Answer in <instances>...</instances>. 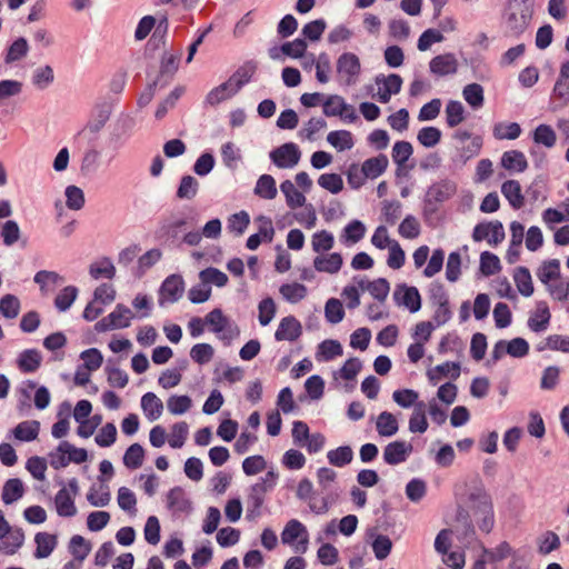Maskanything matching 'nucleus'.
<instances>
[{"instance_id": "1", "label": "nucleus", "mask_w": 569, "mask_h": 569, "mask_svg": "<svg viewBox=\"0 0 569 569\" xmlns=\"http://www.w3.org/2000/svg\"><path fill=\"white\" fill-rule=\"evenodd\" d=\"M466 503L482 532L489 533L495 527V510L491 495L482 482L470 488Z\"/></svg>"}, {"instance_id": "2", "label": "nucleus", "mask_w": 569, "mask_h": 569, "mask_svg": "<svg viewBox=\"0 0 569 569\" xmlns=\"http://www.w3.org/2000/svg\"><path fill=\"white\" fill-rule=\"evenodd\" d=\"M532 0H510L506 29L509 36H520L529 26L532 17Z\"/></svg>"}, {"instance_id": "3", "label": "nucleus", "mask_w": 569, "mask_h": 569, "mask_svg": "<svg viewBox=\"0 0 569 569\" xmlns=\"http://www.w3.org/2000/svg\"><path fill=\"white\" fill-rule=\"evenodd\" d=\"M338 80L345 86H352L358 81L361 72L360 59L352 52H343L336 62Z\"/></svg>"}, {"instance_id": "4", "label": "nucleus", "mask_w": 569, "mask_h": 569, "mask_svg": "<svg viewBox=\"0 0 569 569\" xmlns=\"http://www.w3.org/2000/svg\"><path fill=\"white\" fill-rule=\"evenodd\" d=\"M79 493L77 479H71L68 486L62 487L54 497L56 511L60 517L71 518L78 512L74 498Z\"/></svg>"}, {"instance_id": "5", "label": "nucleus", "mask_w": 569, "mask_h": 569, "mask_svg": "<svg viewBox=\"0 0 569 569\" xmlns=\"http://www.w3.org/2000/svg\"><path fill=\"white\" fill-rule=\"evenodd\" d=\"M281 541L283 545L295 546L296 552L305 553L309 543L306 526L297 519L289 520L281 532Z\"/></svg>"}, {"instance_id": "6", "label": "nucleus", "mask_w": 569, "mask_h": 569, "mask_svg": "<svg viewBox=\"0 0 569 569\" xmlns=\"http://www.w3.org/2000/svg\"><path fill=\"white\" fill-rule=\"evenodd\" d=\"M132 317L133 315L128 307L118 305L109 316L102 318L96 323V330L103 332L113 329L127 328L130 326Z\"/></svg>"}, {"instance_id": "7", "label": "nucleus", "mask_w": 569, "mask_h": 569, "mask_svg": "<svg viewBox=\"0 0 569 569\" xmlns=\"http://www.w3.org/2000/svg\"><path fill=\"white\" fill-rule=\"evenodd\" d=\"M300 157L301 152L293 142L284 143L270 152V158L278 168H292Z\"/></svg>"}, {"instance_id": "8", "label": "nucleus", "mask_w": 569, "mask_h": 569, "mask_svg": "<svg viewBox=\"0 0 569 569\" xmlns=\"http://www.w3.org/2000/svg\"><path fill=\"white\" fill-rule=\"evenodd\" d=\"M378 86L377 99L381 103H388L392 94H397L401 90L402 79L399 74L391 73L389 76L376 77Z\"/></svg>"}, {"instance_id": "9", "label": "nucleus", "mask_w": 569, "mask_h": 569, "mask_svg": "<svg viewBox=\"0 0 569 569\" xmlns=\"http://www.w3.org/2000/svg\"><path fill=\"white\" fill-rule=\"evenodd\" d=\"M412 452V445L403 440L388 443L383 449V460L390 466L405 462Z\"/></svg>"}, {"instance_id": "10", "label": "nucleus", "mask_w": 569, "mask_h": 569, "mask_svg": "<svg viewBox=\"0 0 569 569\" xmlns=\"http://www.w3.org/2000/svg\"><path fill=\"white\" fill-rule=\"evenodd\" d=\"M184 290V282L181 276L171 274L162 283L160 288V303H163V300L169 302L178 301Z\"/></svg>"}, {"instance_id": "11", "label": "nucleus", "mask_w": 569, "mask_h": 569, "mask_svg": "<svg viewBox=\"0 0 569 569\" xmlns=\"http://www.w3.org/2000/svg\"><path fill=\"white\" fill-rule=\"evenodd\" d=\"M301 335L300 321L293 316H288L280 320L274 338L277 341H296Z\"/></svg>"}, {"instance_id": "12", "label": "nucleus", "mask_w": 569, "mask_h": 569, "mask_svg": "<svg viewBox=\"0 0 569 569\" xmlns=\"http://www.w3.org/2000/svg\"><path fill=\"white\" fill-rule=\"evenodd\" d=\"M429 68L438 77L455 74L458 70V60L453 53L439 54L431 59Z\"/></svg>"}, {"instance_id": "13", "label": "nucleus", "mask_w": 569, "mask_h": 569, "mask_svg": "<svg viewBox=\"0 0 569 569\" xmlns=\"http://www.w3.org/2000/svg\"><path fill=\"white\" fill-rule=\"evenodd\" d=\"M342 263V256L338 252L319 254L313 259V267L317 271L330 274L337 273L341 269Z\"/></svg>"}, {"instance_id": "14", "label": "nucleus", "mask_w": 569, "mask_h": 569, "mask_svg": "<svg viewBox=\"0 0 569 569\" xmlns=\"http://www.w3.org/2000/svg\"><path fill=\"white\" fill-rule=\"evenodd\" d=\"M550 311L546 302L540 301L537 303L536 310L529 317L528 326L533 332L545 331L550 322Z\"/></svg>"}, {"instance_id": "15", "label": "nucleus", "mask_w": 569, "mask_h": 569, "mask_svg": "<svg viewBox=\"0 0 569 569\" xmlns=\"http://www.w3.org/2000/svg\"><path fill=\"white\" fill-rule=\"evenodd\" d=\"M389 160L386 154H378L363 161L361 169L367 179H376L388 168Z\"/></svg>"}, {"instance_id": "16", "label": "nucleus", "mask_w": 569, "mask_h": 569, "mask_svg": "<svg viewBox=\"0 0 569 569\" xmlns=\"http://www.w3.org/2000/svg\"><path fill=\"white\" fill-rule=\"evenodd\" d=\"M376 430L380 437H392L399 430V423L395 415L382 411L376 419Z\"/></svg>"}, {"instance_id": "17", "label": "nucleus", "mask_w": 569, "mask_h": 569, "mask_svg": "<svg viewBox=\"0 0 569 569\" xmlns=\"http://www.w3.org/2000/svg\"><path fill=\"white\" fill-rule=\"evenodd\" d=\"M501 193L513 209H520L525 204L521 186L517 180H507L501 186Z\"/></svg>"}, {"instance_id": "18", "label": "nucleus", "mask_w": 569, "mask_h": 569, "mask_svg": "<svg viewBox=\"0 0 569 569\" xmlns=\"http://www.w3.org/2000/svg\"><path fill=\"white\" fill-rule=\"evenodd\" d=\"M167 506L173 512H188L191 509V503L181 487H174L168 492Z\"/></svg>"}, {"instance_id": "19", "label": "nucleus", "mask_w": 569, "mask_h": 569, "mask_svg": "<svg viewBox=\"0 0 569 569\" xmlns=\"http://www.w3.org/2000/svg\"><path fill=\"white\" fill-rule=\"evenodd\" d=\"M501 166L509 171L523 172L528 168V161L523 152L510 150L502 154Z\"/></svg>"}, {"instance_id": "20", "label": "nucleus", "mask_w": 569, "mask_h": 569, "mask_svg": "<svg viewBox=\"0 0 569 569\" xmlns=\"http://www.w3.org/2000/svg\"><path fill=\"white\" fill-rule=\"evenodd\" d=\"M427 376L433 385L447 376H450L452 379H457L460 376V365L458 362L448 361L428 370Z\"/></svg>"}, {"instance_id": "21", "label": "nucleus", "mask_w": 569, "mask_h": 569, "mask_svg": "<svg viewBox=\"0 0 569 569\" xmlns=\"http://www.w3.org/2000/svg\"><path fill=\"white\" fill-rule=\"evenodd\" d=\"M237 86L238 84H233V82H230V80H228V81L223 82L222 84L212 89L207 94L206 101L211 106H217L220 102L234 96L238 92Z\"/></svg>"}, {"instance_id": "22", "label": "nucleus", "mask_w": 569, "mask_h": 569, "mask_svg": "<svg viewBox=\"0 0 569 569\" xmlns=\"http://www.w3.org/2000/svg\"><path fill=\"white\" fill-rule=\"evenodd\" d=\"M253 192L256 196L264 200L274 199L278 193L274 178L270 174L260 176Z\"/></svg>"}, {"instance_id": "23", "label": "nucleus", "mask_w": 569, "mask_h": 569, "mask_svg": "<svg viewBox=\"0 0 569 569\" xmlns=\"http://www.w3.org/2000/svg\"><path fill=\"white\" fill-rule=\"evenodd\" d=\"M280 190L284 194L286 203L290 209H297L306 203L305 194L295 187L292 181L284 180L281 182Z\"/></svg>"}, {"instance_id": "24", "label": "nucleus", "mask_w": 569, "mask_h": 569, "mask_svg": "<svg viewBox=\"0 0 569 569\" xmlns=\"http://www.w3.org/2000/svg\"><path fill=\"white\" fill-rule=\"evenodd\" d=\"M0 540V550L6 555H14L24 541V533L21 529H10Z\"/></svg>"}, {"instance_id": "25", "label": "nucleus", "mask_w": 569, "mask_h": 569, "mask_svg": "<svg viewBox=\"0 0 569 569\" xmlns=\"http://www.w3.org/2000/svg\"><path fill=\"white\" fill-rule=\"evenodd\" d=\"M37 549L34 552L36 558L42 559L51 555L57 546V536L47 532H39L34 537Z\"/></svg>"}, {"instance_id": "26", "label": "nucleus", "mask_w": 569, "mask_h": 569, "mask_svg": "<svg viewBox=\"0 0 569 569\" xmlns=\"http://www.w3.org/2000/svg\"><path fill=\"white\" fill-rule=\"evenodd\" d=\"M42 357L36 349H28L20 353L18 367L22 372H34L41 365Z\"/></svg>"}, {"instance_id": "27", "label": "nucleus", "mask_w": 569, "mask_h": 569, "mask_svg": "<svg viewBox=\"0 0 569 569\" xmlns=\"http://www.w3.org/2000/svg\"><path fill=\"white\" fill-rule=\"evenodd\" d=\"M141 408L150 420H157L162 415L163 405L153 392H147L141 398Z\"/></svg>"}, {"instance_id": "28", "label": "nucleus", "mask_w": 569, "mask_h": 569, "mask_svg": "<svg viewBox=\"0 0 569 569\" xmlns=\"http://www.w3.org/2000/svg\"><path fill=\"white\" fill-rule=\"evenodd\" d=\"M395 298L399 305H403L410 312H417L421 308V298L415 287H403L401 297H399V292H395Z\"/></svg>"}, {"instance_id": "29", "label": "nucleus", "mask_w": 569, "mask_h": 569, "mask_svg": "<svg viewBox=\"0 0 569 569\" xmlns=\"http://www.w3.org/2000/svg\"><path fill=\"white\" fill-rule=\"evenodd\" d=\"M23 483L18 478H12L6 481L2 488V501L6 505H11L23 496Z\"/></svg>"}, {"instance_id": "30", "label": "nucleus", "mask_w": 569, "mask_h": 569, "mask_svg": "<svg viewBox=\"0 0 569 569\" xmlns=\"http://www.w3.org/2000/svg\"><path fill=\"white\" fill-rule=\"evenodd\" d=\"M40 430V423L36 420L20 422L14 429V438L20 441H32L37 439Z\"/></svg>"}, {"instance_id": "31", "label": "nucleus", "mask_w": 569, "mask_h": 569, "mask_svg": "<svg viewBox=\"0 0 569 569\" xmlns=\"http://www.w3.org/2000/svg\"><path fill=\"white\" fill-rule=\"evenodd\" d=\"M428 429V421L426 418V405L418 402L415 406L413 412L409 419V430L411 432L423 433Z\"/></svg>"}, {"instance_id": "32", "label": "nucleus", "mask_w": 569, "mask_h": 569, "mask_svg": "<svg viewBox=\"0 0 569 569\" xmlns=\"http://www.w3.org/2000/svg\"><path fill=\"white\" fill-rule=\"evenodd\" d=\"M532 139L535 143L542 144L548 149L553 148L557 142L556 132L549 124H539L532 133Z\"/></svg>"}, {"instance_id": "33", "label": "nucleus", "mask_w": 569, "mask_h": 569, "mask_svg": "<svg viewBox=\"0 0 569 569\" xmlns=\"http://www.w3.org/2000/svg\"><path fill=\"white\" fill-rule=\"evenodd\" d=\"M513 280L516 282L518 291L522 296L530 297L533 293L531 274L527 268H517L513 274Z\"/></svg>"}, {"instance_id": "34", "label": "nucleus", "mask_w": 569, "mask_h": 569, "mask_svg": "<svg viewBox=\"0 0 569 569\" xmlns=\"http://www.w3.org/2000/svg\"><path fill=\"white\" fill-rule=\"evenodd\" d=\"M327 141L339 151L349 150L355 144L351 132L347 130L329 132Z\"/></svg>"}, {"instance_id": "35", "label": "nucleus", "mask_w": 569, "mask_h": 569, "mask_svg": "<svg viewBox=\"0 0 569 569\" xmlns=\"http://www.w3.org/2000/svg\"><path fill=\"white\" fill-rule=\"evenodd\" d=\"M456 192V186L450 181H441L435 183L428 190V197L435 201L442 202L453 196Z\"/></svg>"}, {"instance_id": "36", "label": "nucleus", "mask_w": 569, "mask_h": 569, "mask_svg": "<svg viewBox=\"0 0 569 569\" xmlns=\"http://www.w3.org/2000/svg\"><path fill=\"white\" fill-rule=\"evenodd\" d=\"M279 291L283 299L291 303H297L307 296V287L298 282L284 283L280 287Z\"/></svg>"}, {"instance_id": "37", "label": "nucleus", "mask_w": 569, "mask_h": 569, "mask_svg": "<svg viewBox=\"0 0 569 569\" xmlns=\"http://www.w3.org/2000/svg\"><path fill=\"white\" fill-rule=\"evenodd\" d=\"M69 550L78 561H83L91 551V543L80 535H74L69 542Z\"/></svg>"}, {"instance_id": "38", "label": "nucleus", "mask_w": 569, "mask_h": 569, "mask_svg": "<svg viewBox=\"0 0 569 569\" xmlns=\"http://www.w3.org/2000/svg\"><path fill=\"white\" fill-rule=\"evenodd\" d=\"M333 234L327 230L318 231L311 238L312 250L317 253L328 252L333 248Z\"/></svg>"}, {"instance_id": "39", "label": "nucleus", "mask_w": 569, "mask_h": 569, "mask_svg": "<svg viewBox=\"0 0 569 569\" xmlns=\"http://www.w3.org/2000/svg\"><path fill=\"white\" fill-rule=\"evenodd\" d=\"M465 120V108L460 101L450 100L446 106V121L448 127L455 128Z\"/></svg>"}, {"instance_id": "40", "label": "nucleus", "mask_w": 569, "mask_h": 569, "mask_svg": "<svg viewBox=\"0 0 569 569\" xmlns=\"http://www.w3.org/2000/svg\"><path fill=\"white\" fill-rule=\"evenodd\" d=\"M144 450L141 445L133 443L124 452L123 465L129 469H138L142 466Z\"/></svg>"}, {"instance_id": "41", "label": "nucleus", "mask_w": 569, "mask_h": 569, "mask_svg": "<svg viewBox=\"0 0 569 569\" xmlns=\"http://www.w3.org/2000/svg\"><path fill=\"white\" fill-rule=\"evenodd\" d=\"M462 96L467 103L473 109H478L483 104V89L479 83L467 84L462 90Z\"/></svg>"}, {"instance_id": "42", "label": "nucleus", "mask_w": 569, "mask_h": 569, "mask_svg": "<svg viewBox=\"0 0 569 569\" xmlns=\"http://www.w3.org/2000/svg\"><path fill=\"white\" fill-rule=\"evenodd\" d=\"M521 133V128L517 122H498L493 127V137L498 140H515Z\"/></svg>"}, {"instance_id": "43", "label": "nucleus", "mask_w": 569, "mask_h": 569, "mask_svg": "<svg viewBox=\"0 0 569 569\" xmlns=\"http://www.w3.org/2000/svg\"><path fill=\"white\" fill-rule=\"evenodd\" d=\"M327 458L332 466L345 467L352 461L353 452L349 446H341L328 451Z\"/></svg>"}, {"instance_id": "44", "label": "nucleus", "mask_w": 569, "mask_h": 569, "mask_svg": "<svg viewBox=\"0 0 569 569\" xmlns=\"http://www.w3.org/2000/svg\"><path fill=\"white\" fill-rule=\"evenodd\" d=\"M199 278L203 284H214L219 288L228 283V276L221 270L209 267L199 273Z\"/></svg>"}, {"instance_id": "45", "label": "nucleus", "mask_w": 569, "mask_h": 569, "mask_svg": "<svg viewBox=\"0 0 569 569\" xmlns=\"http://www.w3.org/2000/svg\"><path fill=\"white\" fill-rule=\"evenodd\" d=\"M89 272L93 279H112L116 274V268L109 259L104 258L101 261L91 263Z\"/></svg>"}, {"instance_id": "46", "label": "nucleus", "mask_w": 569, "mask_h": 569, "mask_svg": "<svg viewBox=\"0 0 569 569\" xmlns=\"http://www.w3.org/2000/svg\"><path fill=\"white\" fill-rule=\"evenodd\" d=\"M20 312V300L13 295H4L0 299V313L7 319H14Z\"/></svg>"}, {"instance_id": "47", "label": "nucleus", "mask_w": 569, "mask_h": 569, "mask_svg": "<svg viewBox=\"0 0 569 569\" xmlns=\"http://www.w3.org/2000/svg\"><path fill=\"white\" fill-rule=\"evenodd\" d=\"M413 148L408 141H397L392 147V160L400 168L403 167L405 163L412 156Z\"/></svg>"}, {"instance_id": "48", "label": "nucleus", "mask_w": 569, "mask_h": 569, "mask_svg": "<svg viewBox=\"0 0 569 569\" xmlns=\"http://www.w3.org/2000/svg\"><path fill=\"white\" fill-rule=\"evenodd\" d=\"M325 317L328 322L336 325L342 321L345 310L341 301L336 298H330L325 306Z\"/></svg>"}, {"instance_id": "49", "label": "nucleus", "mask_w": 569, "mask_h": 569, "mask_svg": "<svg viewBox=\"0 0 569 569\" xmlns=\"http://www.w3.org/2000/svg\"><path fill=\"white\" fill-rule=\"evenodd\" d=\"M198 188L199 182L194 177L183 176L177 190V197L180 199H192L196 197Z\"/></svg>"}, {"instance_id": "50", "label": "nucleus", "mask_w": 569, "mask_h": 569, "mask_svg": "<svg viewBox=\"0 0 569 569\" xmlns=\"http://www.w3.org/2000/svg\"><path fill=\"white\" fill-rule=\"evenodd\" d=\"M560 276V262L557 259H552L543 263L538 272V278L543 283L558 280Z\"/></svg>"}, {"instance_id": "51", "label": "nucleus", "mask_w": 569, "mask_h": 569, "mask_svg": "<svg viewBox=\"0 0 569 569\" xmlns=\"http://www.w3.org/2000/svg\"><path fill=\"white\" fill-rule=\"evenodd\" d=\"M417 140L426 148L437 146L441 140V131L436 127H425L419 130Z\"/></svg>"}, {"instance_id": "52", "label": "nucleus", "mask_w": 569, "mask_h": 569, "mask_svg": "<svg viewBox=\"0 0 569 569\" xmlns=\"http://www.w3.org/2000/svg\"><path fill=\"white\" fill-rule=\"evenodd\" d=\"M214 350L209 343H197L190 350L191 359L199 363L204 365L212 360Z\"/></svg>"}, {"instance_id": "53", "label": "nucleus", "mask_w": 569, "mask_h": 569, "mask_svg": "<svg viewBox=\"0 0 569 569\" xmlns=\"http://www.w3.org/2000/svg\"><path fill=\"white\" fill-rule=\"evenodd\" d=\"M318 184L333 194L339 193L343 189V180L338 173L321 174L318 179Z\"/></svg>"}, {"instance_id": "54", "label": "nucleus", "mask_w": 569, "mask_h": 569, "mask_svg": "<svg viewBox=\"0 0 569 569\" xmlns=\"http://www.w3.org/2000/svg\"><path fill=\"white\" fill-rule=\"evenodd\" d=\"M346 103L345 99L340 96H329L323 102V113L327 117L343 114V111H346Z\"/></svg>"}, {"instance_id": "55", "label": "nucleus", "mask_w": 569, "mask_h": 569, "mask_svg": "<svg viewBox=\"0 0 569 569\" xmlns=\"http://www.w3.org/2000/svg\"><path fill=\"white\" fill-rule=\"evenodd\" d=\"M501 269L499 258L489 252L485 251L480 256V270L485 276H492L499 272Z\"/></svg>"}, {"instance_id": "56", "label": "nucleus", "mask_w": 569, "mask_h": 569, "mask_svg": "<svg viewBox=\"0 0 569 569\" xmlns=\"http://www.w3.org/2000/svg\"><path fill=\"white\" fill-rule=\"evenodd\" d=\"M189 432V427L187 422L181 421L177 422L171 428V433L169 436L168 442L172 448H181L187 439Z\"/></svg>"}, {"instance_id": "57", "label": "nucleus", "mask_w": 569, "mask_h": 569, "mask_svg": "<svg viewBox=\"0 0 569 569\" xmlns=\"http://www.w3.org/2000/svg\"><path fill=\"white\" fill-rule=\"evenodd\" d=\"M78 296V289L73 286L66 287L54 299V305L59 311H67Z\"/></svg>"}, {"instance_id": "58", "label": "nucleus", "mask_w": 569, "mask_h": 569, "mask_svg": "<svg viewBox=\"0 0 569 569\" xmlns=\"http://www.w3.org/2000/svg\"><path fill=\"white\" fill-rule=\"evenodd\" d=\"M117 428L113 423H106L97 433L94 441L99 447H110L116 442Z\"/></svg>"}, {"instance_id": "59", "label": "nucleus", "mask_w": 569, "mask_h": 569, "mask_svg": "<svg viewBox=\"0 0 569 569\" xmlns=\"http://www.w3.org/2000/svg\"><path fill=\"white\" fill-rule=\"evenodd\" d=\"M192 401L189 396H171L167 400V408L172 415H182L191 408Z\"/></svg>"}, {"instance_id": "60", "label": "nucleus", "mask_w": 569, "mask_h": 569, "mask_svg": "<svg viewBox=\"0 0 569 569\" xmlns=\"http://www.w3.org/2000/svg\"><path fill=\"white\" fill-rule=\"evenodd\" d=\"M419 395L412 389H400L392 393L393 401L401 408H410L416 406L418 402Z\"/></svg>"}, {"instance_id": "61", "label": "nucleus", "mask_w": 569, "mask_h": 569, "mask_svg": "<svg viewBox=\"0 0 569 569\" xmlns=\"http://www.w3.org/2000/svg\"><path fill=\"white\" fill-rule=\"evenodd\" d=\"M259 309V322L261 326H268L276 315V303L272 298L262 299L258 306Z\"/></svg>"}, {"instance_id": "62", "label": "nucleus", "mask_w": 569, "mask_h": 569, "mask_svg": "<svg viewBox=\"0 0 569 569\" xmlns=\"http://www.w3.org/2000/svg\"><path fill=\"white\" fill-rule=\"evenodd\" d=\"M66 198V204L71 210H80L84 206V193L79 187L68 186Z\"/></svg>"}, {"instance_id": "63", "label": "nucleus", "mask_w": 569, "mask_h": 569, "mask_svg": "<svg viewBox=\"0 0 569 569\" xmlns=\"http://www.w3.org/2000/svg\"><path fill=\"white\" fill-rule=\"evenodd\" d=\"M399 233L406 239H415L420 234V223L413 216H407L399 226Z\"/></svg>"}, {"instance_id": "64", "label": "nucleus", "mask_w": 569, "mask_h": 569, "mask_svg": "<svg viewBox=\"0 0 569 569\" xmlns=\"http://www.w3.org/2000/svg\"><path fill=\"white\" fill-rule=\"evenodd\" d=\"M28 49V42L24 38L17 39L8 49L6 62L12 63L22 59L27 54Z\"/></svg>"}]
</instances>
